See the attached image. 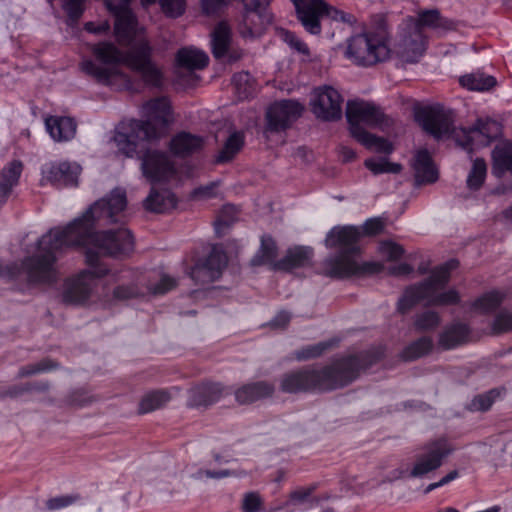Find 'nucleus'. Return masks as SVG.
I'll list each match as a JSON object with an SVG mask.
<instances>
[{
	"label": "nucleus",
	"mask_w": 512,
	"mask_h": 512,
	"mask_svg": "<svg viewBox=\"0 0 512 512\" xmlns=\"http://www.w3.org/2000/svg\"><path fill=\"white\" fill-rule=\"evenodd\" d=\"M127 206L126 194L120 189L111 191L106 197L96 201L79 218L70 222L67 227L73 246L92 245L103 255L121 257L134 250V239L126 228L96 232L95 225H108L119 221Z\"/></svg>",
	"instance_id": "nucleus-1"
},
{
	"label": "nucleus",
	"mask_w": 512,
	"mask_h": 512,
	"mask_svg": "<svg viewBox=\"0 0 512 512\" xmlns=\"http://www.w3.org/2000/svg\"><path fill=\"white\" fill-rule=\"evenodd\" d=\"M92 54L103 65L93 60H84L81 70L97 82L109 85L115 76H122L116 65L124 64L131 71L140 75L146 86L161 88L164 75L160 67L152 60V47L147 41H140L125 52L111 42H99L91 48Z\"/></svg>",
	"instance_id": "nucleus-2"
},
{
	"label": "nucleus",
	"mask_w": 512,
	"mask_h": 512,
	"mask_svg": "<svg viewBox=\"0 0 512 512\" xmlns=\"http://www.w3.org/2000/svg\"><path fill=\"white\" fill-rule=\"evenodd\" d=\"M370 352L342 357L329 365H307L282 375L280 390L288 394L328 392L343 388L358 378L360 371L377 362Z\"/></svg>",
	"instance_id": "nucleus-3"
},
{
	"label": "nucleus",
	"mask_w": 512,
	"mask_h": 512,
	"mask_svg": "<svg viewBox=\"0 0 512 512\" xmlns=\"http://www.w3.org/2000/svg\"><path fill=\"white\" fill-rule=\"evenodd\" d=\"M385 224L379 217L371 218L363 224V232L354 226L332 228L326 238L327 248L336 249L334 255L327 257L321 266V273L333 279H345L352 276L376 274L382 271L383 265L376 262L358 263L361 254L359 240L362 236H374L384 230Z\"/></svg>",
	"instance_id": "nucleus-4"
},
{
	"label": "nucleus",
	"mask_w": 512,
	"mask_h": 512,
	"mask_svg": "<svg viewBox=\"0 0 512 512\" xmlns=\"http://www.w3.org/2000/svg\"><path fill=\"white\" fill-rule=\"evenodd\" d=\"M38 254L25 257L21 264H0V278L17 280L22 273L26 274L27 282L31 284H52L57 281L58 273L55 263L57 253L72 247L67 227L50 229L37 242Z\"/></svg>",
	"instance_id": "nucleus-5"
},
{
	"label": "nucleus",
	"mask_w": 512,
	"mask_h": 512,
	"mask_svg": "<svg viewBox=\"0 0 512 512\" xmlns=\"http://www.w3.org/2000/svg\"><path fill=\"white\" fill-rule=\"evenodd\" d=\"M415 119L422 129L436 139L443 136L452 137L457 145L469 154L473 152L474 134L485 138L483 145H489L501 135V124L492 119H478L469 129L455 128L451 111L440 106H427L415 112Z\"/></svg>",
	"instance_id": "nucleus-6"
},
{
	"label": "nucleus",
	"mask_w": 512,
	"mask_h": 512,
	"mask_svg": "<svg viewBox=\"0 0 512 512\" xmlns=\"http://www.w3.org/2000/svg\"><path fill=\"white\" fill-rule=\"evenodd\" d=\"M459 265L458 260L451 259L434 268L428 279L406 288L398 301V311L402 314L409 311L420 302L428 306H443L457 304L460 296L455 289L441 292L450 280V273Z\"/></svg>",
	"instance_id": "nucleus-7"
},
{
	"label": "nucleus",
	"mask_w": 512,
	"mask_h": 512,
	"mask_svg": "<svg viewBox=\"0 0 512 512\" xmlns=\"http://www.w3.org/2000/svg\"><path fill=\"white\" fill-rule=\"evenodd\" d=\"M391 50L383 32H366L347 40L345 57L353 64L371 67L390 58Z\"/></svg>",
	"instance_id": "nucleus-8"
},
{
	"label": "nucleus",
	"mask_w": 512,
	"mask_h": 512,
	"mask_svg": "<svg viewBox=\"0 0 512 512\" xmlns=\"http://www.w3.org/2000/svg\"><path fill=\"white\" fill-rule=\"evenodd\" d=\"M85 258L86 264L91 269L83 270L76 277L66 281L62 293V300L66 304H84L96 287V280L108 274L107 267L99 262L100 257L97 251L88 248Z\"/></svg>",
	"instance_id": "nucleus-9"
},
{
	"label": "nucleus",
	"mask_w": 512,
	"mask_h": 512,
	"mask_svg": "<svg viewBox=\"0 0 512 512\" xmlns=\"http://www.w3.org/2000/svg\"><path fill=\"white\" fill-rule=\"evenodd\" d=\"M142 116L146 120H133L132 127L137 130L136 137L157 139L170 123L171 104L167 97H157L143 104Z\"/></svg>",
	"instance_id": "nucleus-10"
},
{
	"label": "nucleus",
	"mask_w": 512,
	"mask_h": 512,
	"mask_svg": "<svg viewBox=\"0 0 512 512\" xmlns=\"http://www.w3.org/2000/svg\"><path fill=\"white\" fill-rule=\"evenodd\" d=\"M243 11L237 19L236 29L243 39L261 37L272 24L273 15L268 9L270 0H241Z\"/></svg>",
	"instance_id": "nucleus-11"
},
{
	"label": "nucleus",
	"mask_w": 512,
	"mask_h": 512,
	"mask_svg": "<svg viewBox=\"0 0 512 512\" xmlns=\"http://www.w3.org/2000/svg\"><path fill=\"white\" fill-rule=\"evenodd\" d=\"M346 118L353 138L361 134V132H367L360 125L361 123L371 127H378L382 130L390 128L394 123L393 119L387 116L380 106L360 99L347 102Z\"/></svg>",
	"instance_id": "nucleus-12"
},
{
	"label": "nucleus",
	"mask_w": 512,
	"mask_h": 512,
	"mask_svg": "<svg viewBox=\"0 0 512 512\" xmlns=\"http://www.w3.org/2000/svg\"><path fill=\"white\" fill-rule=\"evenodd\" d=\"M453 451V447L446 438H439L426 443L422 452L416 456L410 476L417 478L440 468L443 460Z\"/></svg>",
	"instance_id": "nucleus-13"
},
{
	"label": "nucleus",
	"mask_w": 512,
	"mask_h": 512,
	"mask_svg": "<svg viewBox=\"0 0 512 512\" xmlns=\"http://www.w3.org/2000/svg\"><path fill=\"white\" fill-rule=\"evenodd\" d=\"M343 97L332 86H322L314 90L311 110L316 118L331 122L342 117Z\"/></svg>",
	"instance_id": "nucleus-14"
},
{
	"label": "nucleus",
	"mask_w": 512,
	"mask_h": 512,
	"mask_svg": "<svg viewBox=\"0 0 512 512\" xmlns=\"http://www.w3.org/2000/svg\"><path fill=\"white\" fill-rule=\"evenodd\" d=\"M304 107L295 100H281L266 111L265 132L278 133L288 129L302 114Z\"/></svg>",
	"instance_id": "nucleus-15"
},
{
	"label": "nucleus",
	"mask_w": 512,
	"mask_h": 512,
	"mask_svg": "<svg viewBox=\"0 0 512 512\" xmlns=\"http://www.w3.org/2000/svg\"><path fill=\"white\" fill-rule=\"evenodd\" d=\"M228 257L226 253L214 246L204 261L196 263L190 270V277L196 284L206 285L218 280L225 267Z\"/></svg>",
	"instance_id": "nucleus-16"
},
{
	"label": "nucleus",
	"mask_w": 512,
	"mask_h": 512,
	"mask_svg": "<svg viewBox=\"0 0 512 512\" xmlns=\"http://www.w3.org/2000/svg\"><path fill=\"white\" fill-rule=\"evenodd\" d=\"M141 169L146 179L154 184L169 181L176 175L174 163L164 152L148 150L142 156Z\"/></svg>",
	"instance_id": "nucleus-17"
},
{
	"label": "nucleus",
	"mask_w": 512,
	"mask_h": 512,
	"mask_svg": "<svg viewBox=\"0 0 512 512\" xmlns=\"http://www.w3.org/2000/svg\"><path fill=\"white\" fill-rule=\"evenodd\" d=\"M293 3L303 27L311 34H320V18L329 11V5L323 0H293Z\"/></svg>",
	"instance_id": "nucleus-18"
},
{
	"label": "nucleus",
	"mask_w": 512,
	"mask_h": 512,
	"mask_svg": "<svg viewBox=\"0 0 512 512\" xmlns=\"http://www.w3.org/2000/svg\"><path fill=\"white\" fill-rule=\"evenodd\" d=\"M396 45L398 57L407 63H415L426 49V38L423 32L413 28L409 23Z\"/></svg>",
	"instance_id": "nucleus-19"
},
{
	"label": "nucleus",
	"mask_w": 512,
	"mask_h": 512,
	"mask_svg": "<svg viewBox=\"0 0 512 512\" xmlns=\"http://www.w3.org/2000/svg\"><path fill=\"white\" fill-rule=\"evenodd\" d=\"M229 393L230 391L221 383L202 382L189 389L188 406L207 407Z\"/></svg>",
	"instance_id": "nucleus-20"
},
{
	"label": "nucleus",
	"mask_w": 512,
	"mask_h": 512,
	"mask_svg": "<svg viewBox=\"0 0 512 512\" xmlns=\"http://www.w3.org/2000/svg\"><path fill=\"white\" fill-rule=\"evenodd\" d=\"M413 28L423 32V29H431L438 33H446L456 29V22L443 17L438 9L421 10L417 17H409L407 19Z\"/></svg>",
	"instance_id": "nucleus-21"
},
{
	"label": "nucleus",
	"mask_w": 512,
	"mask_h": 512,
	"mask_svg": "<svg viewBox=\"0 0 512 512\" xmlns=\"http://www.w3.org/2000/svg\"><path fill=\"white\" fill-rule=\"evenodd\" d=\"M275 386L268 381L249 382L234 391V397L239 405H250L273 396Z\"/></svg>",
	"instance_id": "nucleus-22"
},
{
	"label": "nucleus",
	"mask_w": 512,
	"mask_h": 512,
	"mask_svg": "<svg viewBox=\"0 0 512 512\" xmlns=\"http://www.w3.org/2000/svg\"><path fill=\"white\" fill-rule=\"evenodd\" d=\"M115 16L114 34L118 44L128 46L137 35L138 21L132 10L112 12Z\"/></svg>",
	"instance_id": "nucleus-23"
},
{
	"label": "nucleus",
	"mask_w": 512,
	"mask_h": 512,
	"mask_svg": "<svg viewBox=\"0 0 512 512\" xmlns=\"http://www.w3.org/2000/svg\"><path fill=\"white\" fill-rule=\"evenodd\" d=\"M319 487L320 484L318 482L311 483L307 486L297 487L289 493L288 499L284 503L283 507L288 508L290 506L300 507L307 505L312 508L318 506L322 501H327L332 498L330 493L314 496L313 494Z\"/></svg>",
	"instance_id": "nucleus-24"
},
{
	"label": "nucleus",
	"mask_w": 512,
	"mask_h": 512,
	"mask_svg": "<svg viewBox=\"0 0 512 512\" xmlns=\"http://www.w3.org/2000/svg\"><path fill=\"white\" fill-rule=\"evenodd\" d=\"M45 126L52 139L56 142L72 140L77 131L76 120L68 116H49L45 119Z\"/></svg>",
	"instance_id": "nucleus-25"
},
{
	"label": "nucleus",
	"mask_w": 512,
	"mask_h": 512,
	"mask_svg": "<svg viewBox=\"0 0 512 512\" xmlns=\"http://www.w3.org/2000/svg\"><path fill=\"white\" fill-rule=\"evenodd\" d=\"M78 167L69 162L51 164L44 172V178L55 186H75L78 181Z\"/></svg>",
	"instance_id": "nucleus-26"
},
{
	"label": "nucleus",
	"mask_w": 512,
	"mask_h": 512,
	"mask_svg": "<svg viewBox=\"0 0 512 512\" xmlns=\"http://www.w3.org/2000/svg\"><path fill=\"white\" fill-rule=\"evenodd\" d=\"M203 145L204 140L201 136L183 131L172 137L169 149L173 155L186 158L199 152L203 148Z\"/></svg>",
	"instance_id": "nucleus-27"
},
{
	"label": "nucleus",
	"mask_w": 512,
	"mask_h": 512,
	"mask_svg": "<svg viewBox=\"0 0 512 512\" xmlns=\"http://www.w3.org/2000/svg\"><path fill=\"white\" fill-rule=\"evenodd\" d=\"M312 256L313 250L309 247L298 246L289 249L282 259L273 263V270L289 272L296 268L308 266Z\"/></svg>",
	"instance_id": "nucleus-28"
},
{
	"label": "nucleus",
	"mask_w": 512,
	"mask_h": 512,
	"mask_svg": "<svg viewBox=\"0 0 512 512\" xmlns=\"http://www.w3.org/2000/svg\"><path fill=\"white\" fill-rule=\"evenodd\" d=\"M177 199L174 193L168 189L152 188L149 195L143 201V207L152 213H167L174 209Z\"/></svg>",
	"instance_id": "nucleus-29"
},
{
	"label": "nucleus",
	"mask_w": 512,
	"mask_h": 512,
	"mask_svg": "<svg viewBox=\"0 0 512 512\" xmlns=\"http://www.w3.org/2000/svg\"><path fill=\"white\" fill-rule=\"evenodd\" d=\"M22 171L23 164L20 160H12L0 170V206L8 200L19 182Z\"/></svg>",
	"instance_id": "nucleus-30"
},
{
	"label": "nucleus",
	"mask_w": 512,
	"mask_h": 512,
	"mask_svg": "<svg viewBox=\"0 0 512 512\" xmlns=\"http://www.w3.org/2000/svg\"><path fill=\"white\" fill-rule=\"evenodd\" d=\"M22 171L23 164L20 160H12L0 170V206L8 200L19 182Z\"/></svg>",
	"instance_id": "nucleus-31"
},
{
	"label": "nucleus",
	"mask_w": 512,
	"mask_h": 512,
	"mask_svg": "<svg viewBox=\"0 0 512 512\" xmlns=\"http://www.w3.org/2000/svg\"><path fill=\"white\" fill-rule=\"evenodd\" d=\"M470 328L467 324L456 322L441 332L438 339L439 346L444 350H450L468 342Z\"/></svg>",
	"instance_id": "nucleus-32"
},
{
	"label": "nucleus",
	"mask_w": 512,
	"mask_h": 512,
	"mask_svg": "<svg viewBox=\"0 0 512 512\" xmlns=\"http://www.w3.org/2000/svg\"><path fill=\"white\" fill-rule=\"evenodd\" d=\"M232 45V29L227 21H220L211 32V52L215 59L222 60Z\"/></svg>",
	"instance_id": "nucleus-33"
},
{
	"label": "nucleus",
	"mask_w": 512,
	"mask_h": 512,
	"mask_svg": "<svg viewBox=\"0 0 512 512\" xmlns=\"http://www.w3.org/2000/svg\"><path fill=\"white\" fill-rule=\"evenodd\" d=\"M415 171V183H434L438 179V172L433 164L432 158L426 149L420 150L415 156L413 163Z\"/></svg>",
	"instance_id": "nucleus-34"
},
{
	"label": "nucleus",
	"mask_w": 512,
	"mask_h": 512,
	"mask_svg": "<svg viewBox=\"0 0 512 512\" xmlns=\"http://www.w3.org/2000/svg\"><path fill=\"white\" fill-rule=\"evenodd\" d=\"M506 172L512 174V142H501L492 151V173L501 178Z\"/></svg>",
	"instance_id": "nucleus-35"
},
{
	"label": "nucleus",
	"mask_w": 512,
	"mask_h": 512,
	"mask_svg": "<svg viewBox=\"0 0 512 512\" xmlns=\"http://www.w3.org/2000/svg\"><path fill=\"white\" fill-rule=\"evenodd\" d=\"M208 63V55L196 48L184 47L179 49L176 54L177 66L186 68L190 71L202 70L208 65Z\"/></svg>",
	"instance_id": "nucleus-36"
},
{
	"label": "nucleus",
	"mask_w": 512,
	"mask_h": 512,
	"mask_svg": "<svg viewBox=\"0 0 512 512\" xmlns=\"http://www.w3.org/2000/svg\"><path fill=\"white\" fill-rule=\"evenodd\" d=\"M459 83L462 87L468 90L483 92L493 89L497 85V80L494 76L476 71L461 76L459 78Z\"/></svg>",
	"instance_id": "nucleus-37"
},
{
	"label": "nucleus",
	"mask_w": 512,
	"mask_h": 512,
	"mask_svg": "<svg viewBox=\"0 0 512 512\" xmlns=\"http://www.w3.org/2000/svg\"><path fill=\"white\" fill-rule=\"evenodd\" d=\"M245 143V136L242 131H234L225 141L222 149L215 158V163L224 164L232 161L241 151Z\"/></svg>",
	"instance_id": "nucleus-38"
},
{
	"label": "nucleus",
	"mask_w": 512,
	"mask_h": 512,
	"mask_svg": "<svg viewBox=\"0 0 512 512\" xmlns=\"http://www.w3.org/2000/svg\"><path fill=\"white\" fill-rule=\"evenodd\" d=\"M171 400L167 390H152L143 395L138 405V413L146 414L164 407Z\"/></svg>",
	"instance_id": "nucleus-39"
},
{
	"label": "nucleus",
	"mask_w": 512,
	"mask_h": 512,
	"mask_svg": "<svg viewBox=\"0 0 512 512\" xmlns=\"http://www.w3.org/2000/svg\"><path fill=\"white\" fill-rule=\"evenodd\" d=\"M278 254L276 242L270 235H263L261 237V245L257 253L251 259V265L261 266L269 264L273 269V263L277 262L275 259Z\"/></svg>",
	"instance_id": "nucleus-40"
},
{
	"label": "nucleus",
	"mask_w": 512,
	"mask_h": 512,
	"mask_svg": "<svg viewBox=\"0 0 512 512\" xmlns=\"http://www.w3.org/2000/svg\"><path fill=\"white\" fill-rule=\"evenodd\" d=\"M433 349V340L429 336H422L407 345L400 357L404 361H414L428 355Z\"/></svg>",
	"instance_id": "nucleus-41"
},
{
	"label": "nucleus",
	"mask_w": 512,
	"mask_h": 512,
	"mask_svg": "<svg viewBox=\"0 0 512 512\" xmlns=\"http://www.w3.org/2000/svg\"><path fill=\"white\" fill-rule=\"evenodd\" d=\"M487 176V164L483 158H476L473 160L472 167L466 179V185L469 190H479Z\"/></svg>",
	"instance_id": "nucleus-42"
},
{
	"label": "nucleus",
	"mask_w": 512,
	"mask_h": 512,
	"mask_svg": "<svg viewBox=\"0 0 512 512\" xmlns=\"http://www.w3.org/2000/svg\"><path fill=\"white\" fill-rule=\"evenodd\" d=\"M354 138L366 148L375 152L390 154L393 151L392 144L387 139L378 137L368 131L361 132Z\"/></svg>",
	"instance_id": "nucleus-43"
},
{
	"label": "nucleus",
	"mask_w": 512,
	"mask_h": 512,
	"mask_svg": "<svg viewBox=\"0 0 512 512\" xmlns=\"http://www.w3.org/2000/svg\"><path fill=\"white\" fill-rule=\"evenodd\" d=\"M136 134L137 130L133 129L131 122L130 133L118 132L114 137L118 150L127 157H133L134 153L136 152V141L143 140L142 138L136 137Z\"/></svg>",
	"instance_id": "nucleus-44"
},
{
	"label": "nucleus",
	"mask_w": 512,
	"mask_h": 512,
	"mask_svg": "<svg viewBox=\"0 0 512 512\" xmlns=\"http://www.w3.org/2000/svg\"><path fill=\"white\" fill-rule=\"evenodd\" d=\"M59 367H60V364L57 361H55L51 358H44L41 361H39L38 363L28 364V365L21 367L18 370L17 378L22 379L25 377L39 374V373L56 370Z\"/></svg>",
	"instance_id": "nucleus-45"
},
{
	"label": "nucleus",
	"mask_w": 512,
	"mask_h": 512,
	"mask_svg": "<svg viewBox=\"0 0 512 512\" xmlns=\"http://www.w3.org/2000/svg\"><path fill=\"white\" fill-rule=\"evenodd\" d=\"M334 345L333 341H323L314 345L305 346L294 352V358L297 361H307L323 355Z\"/></svg>",
	"instance_id": "nucleus-46"
},
{
	"label": "nucleus",
	"mask_w": 512,
	"mask_h": 512,
	"mask_svg": "<svg viewBox=\"0 0 512 512\" xmlns=\"http://www.w3.org/2000/svg\"><path fill=\"white\" fill-rule=\"evenodd\" d=\"M504 391L505 388H493L483 394L476 395L470 403V409L473 411L489 410Z\"/></svg>",
	"instance_id": "nucleus-47"
},
{
	"label": "nucleus",
	"mask_w": 512,
	"mask_h": 512,
	"mask_svg": "<svg viewBox=\"0 0 512 512\" xmlns=\"http://www.w3.org/2000/svg\"><path fill=\"white\" fill-rule=\"evenodd\" d=\"M503 299V294L498 291H491L478 298L474 302L473 307L484 313L491 312L501 305Z\"/></svg>",
	"instance_id": "nucleus-48"
},
{
	"label": "nucleus",
	"mask_w": 512,
	"mask_h": 512,
	"mask_svg": "<svg viewBox=\"0 0 512 512\" xmlns=\"http://www.w3.org/2000/svg\"><path fill=\"white\" fill-rule=\"evenodd\" d=\"M441 322L440 316L435 311H424L415 316L414 327L419 332L436 329Z\"/></svg>",
	"instance_id": "nucleus-49"
},
{
	"label": "nucleus",
	"mask_w": 512,
	"mask_h": 512,
	"mask_svg": "<svg viewBox=\"0 0 512 512\" xmlns=\"http://www.w3.org/2000/svg\"><path fill=\"white\" fill-rule=\"evenodd\" d=\"M364 165L367 169H369L373 174L378 175L382 173H392L398 174L402 171V165L399 163H392L386 159L375 160V159H367L364 162Z\"/></svg>",
	"instance_id": "nucleus-50"
},
{
	"label": "nucleus",
	"mask_w": 512,
	"mask_h": 512,
	"mask_svg": "<svg viewBox=\"0 0 512 512\" xmlns=\"http://www.w3.org/2000/svg\"><path fill=\"white\" fill-rule=\"evenodd\" d=\"M80 500L81 495L79 493L59 495L56 497L49 498L45 502V508L48 511L61 510L78 503Z\"/></svg>",
	"instance_id": "nucleus-51"
},
{
	"label": "nucleus",
	"mask_w": 512,
	"mask_h": 512,
	"mask_svg": "<svg viewBox=\"0 0 512 512\" xmlns=\"http://www.w3.org/2000/svg\"><path fill=\"white\" fill-rule=\"evenodd\" d=\"M86 0H63L62 9L67 15L68 23L75 24L81 18L85 10Z\"/></svg>",
	"instance_id": "nucleus-52"
},
{
	"label": "nucleus",
	"mask_w": 512,
	"mask_h": 512,
	"mask_svg": "<svg viewBox=\"0 0 512 512\" xmlns=\"http://www.w3.org/2000/svg\"><path fill=\"white\" fill-rule=\"evenodd\" d=\"M240 508L242 512H260L264 508V500L257 491L246 492L243 495Z\"/></svg>",
	"instance_id": "nucleus-53"
},
{
	"label": "nucleus",
	"mask_w": 512,
	"mask_h": 512,
	"mask_svg": "<svg viewBox=\"0 0 512 512\" xmlns=\"http://www.w3.org/2000/svg\"><path fill=\"white\" fill-rule=\"evenodd\" d=\"M163 13L170 18H178L185 12V0H159Z\"/></svg>",
	"instance_id": "nucleus-54"
},
{
	"label": "nucleus",
	"mask_w": 512,
	"mask_h": 512,
	"mask_svg": "<svg viewBox=\"0 0 512 512\" xmlns=\"http://www.w3.org/2000/svg\"><path fill=\"white\" fill-rule=\"evenodd\" d=\"M493 332L502 334L512 330V313L506 310L499 312L493 322Z\"/></svg>",
	"instance_id": "nucleus-55"
},
{
	"label": "nucleus",
	"mask_w": 512,
	"mask_h": 512,
	"mask_svg": "<svg viewBox=\"0 0 512 512\" xmlns=\"http://www.w3.org/2000/svg\"><path fill=\"white\" fill-rule=\"evenodd\" d=\"M342 490L360 494L364 491L365 483L359 480L358 475L346 473L340 480Z\"/></svg>",
	"instance_id": "nucleus-56"
},
{
	"label": "nucleus",
	"mask_w": 512,
	"mask_h": 512,
	"mask_svg": "<svg viewBox=\"0 0 512 512\" xmlns=\"http://www.w3.org/2000/svg\"><path fill=\"white\" fill-rule=\"evenodd\" d=\"M379 250L382 254L386 255L388 260L396 261L404 254V248L392 241H384L380 244Z\"/></svg>",
	"instance_id": "nucleus-57"
},
{
	"label": "nucleus",
	"mask_w": 512,
	"mask_h": 512,
	"mask_svg": "<svg viewBox=\"0 0 512 512\" xmlns=\"http://www.w3.org/2000/svg\"><path fill=\"white\" fill-rule=\"evenodd\" d=\"M177 286V280L169 275L163 274L158 283L151 285L149 290L153 294H165Z\"/></svg>",
	"instance_id": "nucleus-58"
},
{
	"label": "nucleus",
	"mask_w": 512,
	"mask_h": 512,
	"mask_svg": "<svg viewBox=\"0 0 512 512\" xmlns=\"http://www.w3.org/2000/svg\"><path fill=\"white\" fill-rule=\"evenodd\" d=\"M139 289L136 285H119L113 290V298L119 301L135 298L139 295Z\"/></svg>",
	"instance_id": "nucleus-59"
},
{
	"label": "nucleus",
	"mask_w": 512,
	"mask_h": 512,
	"mask_svg": "<svg viewBox=\"0 0 512 512\" xmlns=\"http://www.w3.org/2000/svg\"><path fill=\"white\" fill-rule=\"evenodd\" d=\"M248 79V73H238L233 76L232 82L240 98H247L251 94L250 87L242 86V84H247Z\"/></svg>",
	"instance_id": "nucleus-60"
},
{
	"label": "nucleus",
	"mask_w": 512,
	"mask_h": 512,
	"mask_svg": "<svg viewBox=\"0 0 512 512\" xmlns=\"http://www.w3.org/2000/svg\"><path fill=\"white\" fill-rule=\"evenodd\" d=\"M218 185V182H211L207 185L197 187L192 191L191 195L195 199H209L215 197Z\"/></svg>",
	"instance_id": "nucleus-61"
},
{
	"label": "nucleus",
	"mask_w": 512,
	"mask_h": 512,
	"mask_svg": "<svg viewBox=\"0 0 512 512\" xmlns=\"http://www.w3.org/2000/svg\"><path fill=\"white\" fill-rule=\"evenodd\" d=\"M230 212H234V207L233 206H225L222 209L220 217L214 223L216 233L221 234V232L224 229H227V228H229L231 226L232 221L226 220L224 218V216L226 214H229Z\"/></svg>",
	"instance_id": "nucleus-62"
},
{
	"label": "nucleus",
	"mask_w": 512,
	"mask_h": 512,
	"mask_svg": "<svg viewBox=\"0 0 512 512\" xmlns=\"http://www.w3.org/2000/svg\"><path fill=\"white\" fill-rule=\"evenodd\" d=\"M285 41L290 44L292 48L297 50L300 53L308 54L309 48L308 46L302 42L300 39L297 38V36L294 33H291L289 31H286L285 33Z\"/></svg>",
	"instance_id": "nucleus-63"
},
{
	"label": "nucleus",
	"mask_w": 512,
	"mask_h": 512,
	"mask_svg": "<svg viewBox=\"0 0 512 512\" xmlns=\"http://www.w3.org/2000/svg\"><path fill=\"white\" fill-rule=\"evenodd\" d=\"M329 11L326 12V15L331 17L334 20L342 21L346 23H354L355 17L352 14L345 13L344 11L338 10L334 7L329 6Z\"/></svg>",
	"instance_id": "nucleus-64"
}]
</instances>
